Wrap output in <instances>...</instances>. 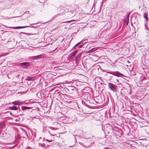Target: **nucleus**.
Instances as JSON below:
<instances>
[{
  "label": "nucleus",
  "instance_id": "nucleus-7",
  "mask_svg": "<svg viewBox=\"0 0 149 149\" xmlns=\"http://www.w3.org/2000/svg\"><path fill=\"white\" fill-rule=\"evenodd\" d=\"M77 50H75L74 52H73L71 54H70V55H71V56H70L71 57H72L74 56L75 55V54H76V53H77Z\"/></svg>",
  "mask_w": 149,
  "mask_h": 149
},
{
  "label": "nucleus",
  "instance_id": "nucleus-18",
  "mask_svg": "<svg viewBox=\"0 0 149 149\" xmlns=\"http://www.w3.org/2000/svg\"><path fill=\"white\" fill-rule=\"evenodd\" d=\"M116 81H118V79H116Z\"/></svg>",
  "mask_w": 149,
  "mask_h": 149
},
{
  "label": "nucleus",
  "instance_id": "nucleus-16",
  "mask_svg": "<svg viewBox=\"0 0 149 149\" xmlns=\"http://www.w3.org/2000/svg\"><path fill=\"white\" fill-rule=\"evenodd\" d=\"M82 47V46H81H81H79V47L80 48L81 47Z\"/></svg>",
  "mask_w": 149,
  "mask_h": 149
},
{
  "label": "nucleus",
  "instance_id": "nucleus-10",
  "mask_svg": "<svg viewBox=\"0 0 149 149\" xmlns=\"http://www.w3.org/2000/svg\"><path fill=\"white\" fill-rule=\"evenodd\" d=\"M13 104L14 105H17L19 104V102L17 101L13 102Z\"/></svg>",
  "mask_w": 149,
  "mask_h": 149
},
{
  "label": "nucleus",
  "instance_id": "nucleus-3",
  "mask_svg": "<svg viewBox=\"0 0 149 149\" xmlns=\"http://www.w3.org/2000/svg\"><path fill=\"white\" fill-rule=\"evenodd\" d=\"M97 48H96V47L94 48H93L92 49H91L89 50L87 52L88 53H91V52H93L94 51L97 50Z\"/></svg>",
  "mask_w": 149,
  "mask_h": 149
},
{
  "label": "nucleus",
  "instance_id": "nucleus-14",
  "mask_svg": "<svg viewBox=\"0 0 149 149\" xmlns=\"http://www.w3.org/2000/svg\"><path fill=\"white\" fill-rule=\"evenodd\" d=\"M80 55L79 54H78L77 56V58L78 57L80 56Z\"/></svg>",
  "mask_w": 149,
  "mask_h": 149
},
{
  "label": "nucleus",
  "instance_id": "nucleus-12",
  "mask_svg": "<svg viewBox=\"0 0 149 149\" xmlns=\"http://www.w3.org/2000/svg\"><path fill=\"white\" fill-rule=\"evenodd\" d=\"M80 44V42H79L78 43H77L75 46V47H77L78 45H79Z\"/></svg>",
  "mask_w": 149,
  "mask_h": 149
},
{
  "label": "nucleus",
  "instance_id": "nucleus-9",
  "mask_svg": "<svg viewBox=\"0 0 149 149\" xmlns=\"http://www.w3.org/2000/svg\"><path fill=\"white\" fill-rule=\"evenodd\" d=\"M28 27V26H19V27H17V28H14V29H21V28H24L26 27Z\"/></svg>",
  "mask_w": 149,
  "mask_h": 149
},
{
  "label": "nucleus",
  "instance_id": "nucleus-8",
  "mask_svg": "<svg viewBox=\"0 0 149 149\" xmlns=\"http://www.w3.org/2000/svg\"><path fill=\"white\" fill-rule=\"evenodd\" d=\"M22 109L23 110H24L29 109H30V108L29 107H22Z\"/></svg>",
  "mask_w": 149,
  "mask_h": 149
},
{
  "label": "nucleus",
  "instance_id": "nucleus-5",
  "mask_svg": "<svg viewBox=\"0 0 149 149\" xmlns=\"http://www.w3.org/2000/svg\"><path fill=\"white\" fill-rule=\"evenodd\" d=\"M10 110H17V107H16L15 106L11 107H10Z\"/></svg>",
  "mask_w": 149,
  "mask_h": 149
},
{
  "label": "nucleus",
  "instance_id": "nucleus-13",
  "mask_svg": "<svg viewBox=\"0 0 149 149\" xmlns=\"http://www.w3.org/2000/svg\"><path fill=\"white\" fill-rule=\"evenodd\" d=\"M46 141H47L48 142H51L52 141V140H49L48 139H47L46 140Z\"/></svg>",
  "mask_w": 149,
  "mask_h": 149
},
{
  "label": "nucleus",
  "instance_id": "nucleus-4",
  "mask_svg": "<svg viewBox=\"0 0 149 149\" xmlns=\"http://www.w3.org/2000/svg\"><path fill=\"white\" fill-rule=\"evenodd\" d=\"M33 59H38L40 58H41L40 57V55H39L37 56H33Z\"/></svg>",
  "mask_w": 149,
  "mask_h": 149
},
{
  "label": "nucleus",
  "instance_id": "nucleus-17",
  "mask_svg": "<svg viewBox=\"0 0 149 149\" xmlns=\"http://www.w3.org/2000/svg\"><path fill=\"white\" fill-rule=\"evenodd\" d=\"M104 149H108V148H105Z\"/></svg>",
  "mask_w": 149,
  "mask_h": 149
},
{
  "label": "nucleus",
  "instance_id": "nucleus-2",
  "mask_svg": "<svg viewBox=\"0 0 149 149\" xmlns=\"http://www.w3.org/2000/svg\"><path fill=\"white\" fill-rule=\"evenodd\" d=\"M22 67L23 68H28L29 66V64L28 62H24L21 63Z\"/></svg>",
  "mask_w": 149,
  "mask_h": 149
},
{
  "label": "nucleus",
  "instance_id": "nucleus-15",
  "mask_svg": "<svg viewBox=\"0 0 149 149\" xmlns=\"http://www.w3.org/2000/svg\"><path fill=\"white\" fill-rule=\"evenodd\" d=\"M115 75L117 76L118 77H119V74H117V75L116 74Z\"/></svg>",
  "mask_w": 149,
  "mask_h": 149
},
{
  "label": "nucleus",
  "instance_id": "nucleus-11",
  "mask_svg": "<svg viewBox=\"0 0 149 149\" xmlns=\"http://www.w3.org/2000/svg\"><path fill=\"white\" fill-rule=\"evenodd\" d=\"M127 20H126V22L127 23V24H128V23L129 22V17L128 16L127 17Z\"/></svg>",
  "mask_w": 149,
  "mask_h": 149
},
{
  "label": "nucleus",
  "instance_id": "nucleus-6",
  "mask_svg": "<svg viewBox=\"0 0 149 149\" xmlns=\"http://www.w3.org/2000/svg\"><path fill=\"white\" fill-rule=\"evenodd\" d=\"M143 17L146 19V20L147 21L148 19L147 14L146 13H144L143 14Z\"/></svg>",
  "mask_w": 149,
  "mask_h": 149
},
{
  "label": "nucleus",
  "instance_id": "nucleus-1",
  "mask_svg": "<svg viewBox=\"0 0 149 149\" xmlns=\"http://www.w3.org/2000/svg\"><path fill=\"white\" fill-rule=\"evenodd\" d=\"M108 86L109 88L113 91L115 90H116V86L111 83H108Z\"/></svg>",
  "mask_w": 149,
  "mask_h": 149
}]
</instances>
